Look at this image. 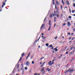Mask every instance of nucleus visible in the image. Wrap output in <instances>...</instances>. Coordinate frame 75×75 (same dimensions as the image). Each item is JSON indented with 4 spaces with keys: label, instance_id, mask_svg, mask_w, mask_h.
I'll list each match as a JSON object with an SVG mask.
<instances>
[{
    "label": "nucleus",
    "instance_id": "f257e3e1",
    "mask_svg": "<svg viewBox=\"0 0 75 75\" xmlns=\"http://www.w3.org/2000/svg\"><path fill=\"white\" fill-rule=\"evenodd\" d=\"M2 8H3L4 7V6L6 5V1H4L2 3Z\"/></svg>",
    "mask_w": 75,
    "mask_h": 75
},
{
    "label": "nucleus",
    "instance_id": "f03ea898",
    "mask_svg": "<svg viewBox=\"0 0 75 75\" xmlns=\"http://www.w3.org/2000/svg\"><path fill=\"white\" fill-rule=\"evenodd\" d=\"M74 71V70L73 69H70L69 71V72H73Z\"/></svg>",
    "mask_w": 75,
    "mask_h": 75
},
{
    "label": "nucleus",
    "instance_id": "7ed1b4c3",
    "mask_svg": "<svg viewBox=\"0 0 75 75\" xmlns=\"http://www.w3.org/2000/svg\"><path fill=\"white\" fill-rule=\"evenodd\" d=\"M45 25V24H42V26H41V27L40 28V29L41 30V29L42 28V27H44V25Z\"/></svg>",
    "mask_w": 75,
    "mask_h": 75
},
{
    "label": "nucleus",
    "instance_id": "20e7f679",
    "mask_svg": "<svg viewBox=\"0 0 75 75\" xmlns=\"http://www.w3.org/2000/svg\"><path fill=\"white\" fill-rule=\"evenodd\" d=\"M67 25L68 27H69L71 25V23L69 22H68L67 23Z\"/></svg>",
    "mask_w": 75,
    "mask_h": 75
},
{
    "label": "nucleus",
    "instance_id": "39448f33",
    "mask_svg": "<svg viewBox=\"0 0 75 75\" xmlns=\"http://www.w3.org/2000/svg\"><path fill=\"white\" fill-rule=\"evenodd\" d=\"M31 54V53H29L28 54V56H27V57L26 59H27V58H28V57H29V56H30V54Z\"/></svg>",
    "mask_w": 75,
    "mask_h": 75
},
{
    "label": "nucleus",
    "instance_id": "423d86ee",
    "mask_svg": "<svg viewBox=\"0 0 75 75\" xmlns=\"http://www.w3.org/2000/svg\"><path fill=\"white\" fill-rule=\"evenodd\" d=\"M28 64H29V62L28 61L26 62V65L28 66Z\"/></svg>",
    "mask_w": 75,
    "mask_h": 75
},
{
    "label": "nucleus",
    "instance_id": "0eeeda50",
    "mask_svg": "<svg viewBox=\"0 0 75 75\" xmlns=\"http://www.w3.org/2000/svg\"><path fill=\"white\" fill-rule=\"evenodd\" d=\"M54 50L55 51H58V49L57 48H55L54 49Z\"/></svg>",
    "mask_w": 75,
    "mask_h": 75
},
{
    "label": "nucleus",
    "instance_id": "6e6552de",
    "mask_svg": "<svg viewBox=\"0 0 75 75\" xmlns=\"http://www.w3.org/2000/svg\"><path fill=\"white\" fill-rule=\"evenodd\" d=\"M67 4H68V5H70V4H69V1H67Z\"/></svg>",
    "mask_w": 75,
    "mask_h": 75
},
{
    "label": "nucleus",
    "instance_id": "1a4fd4ad",
    "mask_svg": "<svg viewBox=\"0 0 75 75\" xmlns=\"http://www.w3.org/2000/svg\"><path fill=\"white\" fill-rule=\"evenodd\" d=\"M56 3L57 4V5H58V4H59V2H58V1H56Z\"/></svg>",
    "mask_w": 75,
    "mask_h": 75
},
{
    "label": "nucleus",
    "instance_id": "9d476101",
    "mask_svg": "<svg viewBox=\"0 0 75 75\" xmlns=\"http://www.w3.org/2000/svg\"><path fill=\"white\" fill-rule=\"evenodd\" d=\"M62 3L63 4H64V1H63V0H62Z\"/></svg>",
    "mask_w": 75,
    "mask_h": 75
},
{
    "label": "nucleus",
    "instance_id": "9b49d317",
    "mask_svg": "<svg viewBox=\"0 0 75 75\" xmlns=\"http://www.w3.org/2000/svg\"><path fill=\"white\" fill-rule=\"evenodd\" d=\"M24 54H25V53L23 52L22 54V57H23V56L24 55Z\"/></svg>",
    "mask_w": 75,
    "mask_h": 75
},
{
    "label": "nucleus",
    "instance_id": "f8f14e48",
    "mask_svg": "<svg viewBox=\"0 0 75 75\" xmlns=\"http://www.w3.org/2000/svg\"><path fill=\"white\" fill-rule=\"evenodd\" d=\"M46 45L47 47H48V45H49V44H48V43H46Z\"/></svg>",
    "mask_w": 75,
    "mask_h": 75
},
{
    "label": "nucleus",
    "instance_id": "ddd939ff",
    "mask_svg": "<svg viewBox=\"0 0 75 75\" xmlns=\"http://www.w3.org/2000/svg\"><path fill=\"white\" fill-rule=\"evenodd\" d=\"M22 59V57H21L20 59L19 60V61H21Z\"/></svg>",
    "mask_w": 75,
    "mask_h": 75
},
{
    "label": "nucleus",
    "instance_id": "4468645a",
    "mask_svg": "<svg viewBox=\"0 0 75 75\" xmlns=\"http://www.w3.org/2000/svg\"><path fill=\"white\" fill-rule=\"evenodd\" d=\"M55 8H56V9H58V7H57V5H55Z\"/></svg>",
    "mask_w": 75,
    "mask_h": 75
},
{
    "label": "nucleus",
    "instance_id": "2eb2a0df",
    "mask_svg": "<svg viewBox=\"0 0 75 75\" xmlns=\"http://www.w3.org/2000/svg\"><path fill=\"white\" fill-rule=\"evenodd\" d=\"M51 61H50L49 62V63H48V64H49V65H50V64H51Z\"/></svg>",
    "mask_w": 75,
    "mask_h": 75
},
{
    "label": "nucleus",
    "instance_id": "dca6fc26",
    "mask_svg": "<svg viewBox=\"0 0 75 75\" xmlns=\"http://www.w3.org/2000/svg\"><path fill=\"white\" fill-rule=\"evenodd\" d=\"M52 3H53V4H55V3H54V0H52Z\"/></svg>",
    "mask_w": 75,
    "mask_h": 75
},
{
    "label": "nucleus",
    "instance_id": "f3484780",
    "mask_svg": "<svg viewBox=\"0 0 75 75\" xmlns=\"http://www.w3.org/2000/svg\"><path fill=\"white\" fill-rule=\"evenodd\" d=\"M24 74V70H23L22 72V74L23 75V74Z\"/></svg>",
    "mask_w": 75,
    "mask_h": 75
},
{
    "label": "nucleus",
    "instance_id": "a211bd4d",
    "mask_svg": "<svg viewBox=\"0 0 75 75\" xmlns=\"http://www.w3.org/2000/svg\"><path fill=\"white\" fill-rule=\"evenodd\" d=\"M49 47L51 48V47H52V45H51L49 46Z\"/></svg>",
    "mask_w": 75,
    "mask_h": 75
},
{
    "label": "nucleus",
    "instance_id": "6ab92c4d",
    "mask_svg": "<svg viewBox=\"0 0 75 75\" xmlns=\"http://www.w3.org/2000/svg\"><path fill=\"white\" fill-rule=\"evenodd\" d=\"M44 68L43 69H42L41 70V71H42L41 72H42V71H44Z\"/></svg>",
    "mask_w": 75,
    "mask_h": 75
},
{
    "label": "nucleus",
    "instance_id": "aec40b11",
    "mask_svg": "<svg viewBox=\"0 0 75 75\" xmlns=\"http://www.w3.org/2000/svg\"><path fill=\"white\" fill-rule=\"evenodd\" d=\"M60 6L61 7V9L62 10V5H61Z\"/></svg>",
    "mask_w": 75,
    "mask_h": 75
},
{
    "label": "nucleus",
    "instance_id": "412c9836",
    "mask_svg": "<svg viewBox=\"0 0 75 75\" xmlns=\"http://www.w3.org/2000/svg\"><path fill=\"white\" fill-rule=\"evenodd\" d=\"M54 64V62H52V63H51V64L50 65V66H51V65H52V64Z\"/></svg>",
    "mask_w": 75,
    "mask_h": 75
},
{
    "label": "nucleus",
    "instance_id": "4be33fe9",
    "mask_svg": "<svg viewBox=\"0 0 75 75\" xmlns=\"http://www.w3.org/2000/svg\"><path fill=\"white\" fill-rule=\"evenodd\" d=\"M50 17H51V18H52V15H51H51L50 16Z\"/></svg>",
    "mask_w": 75,
    "mask_h": 75
},
{
    "label": "nucleus",
    "instance_id": "5701e85b",
    "mask_svg": "<svg viewBox=\"0 0 75 75\" xmlns=\"http://www.w3.org/2000/svg\"><path fill=\"white\" fill-rule=\"evenodd\" d=\"M69 18H72V17H71V16H69L68 17Z\"/></svg>",
    "mask_w": 75,
    "mask_h": 75
},
{
    "label": "nucleus",
    "instance_id": "b1692460",
    "mask_svg": "<svg viewBox=\"0 0 75 75\" xmlns=\"http://www.w3.org/2000/svg\"><path fill=\"white\" fill-rule=\"evenodd\" d=\"M49 25H51V21H49Z\"/></svg>",
    "mask_w": 75,
    "mask_h": 75
},
{
    "label": "nucleus",
    "instance_id": "393cba45",
    "mask_svg": "<svg viewBox=\"0 0 75 75\" xmlns=\"http://www.w3.org/2000/svg\"><path fill=\"white\" fill-rule=\"evenodd\" d=\"M69 11L70 13H71V8H69Z\"/></svg>",
    "mask_w": 75,
    "mask_h": 75
},
{
    "label": "nucleus",
    "instance_id": "a878e982",
    "mask_svg": "<svg viewBox=\"0 0 75 75\" xmlns=\"http://www.w3.org/2000/svg\"><path fill=\"white\" fill-rule=\"evenodd\" d=\"M73 7H74L75 8V3H74L73 4Z\"/></svg>",
    "mask_w": 75,
    "mask_h": 75
},
{
    "label": "nucleus",
    "instance_id": "bb28decb",
    "mask_svg": "<svg viewBox=\"0 0 75 75\" xmlns=\"http://www.w3.org/2000/svg\"><path fill=\"white\" fill-rule=\"evenodd\" d=\"M25 70H27V67H25Z\"/></svg>",
    "mask_w": 75,
    "mask_h": 75
},
{
    "label": "nucleus",
    "instance_id": "cd10ccee",
    "mask_svg": "<svg viewBox=\"0 0 75 75\" xmlns=\"http://www.w3.org/2000/svg\"><path fill=\"white\" fill-rule=\"evenodd\" d=\"M19 64H18L17 65V68H19Z\"/></svg>",
    "mask_w": 75,
    "mask_h": 75
},
{
    "label": "nucleus",
    "instance_id": "c85d7f7f",
    "mask_svg": "<svg viewBox=\"0 0 75 75\" xmlns=\"http://www.w3.org/2000/svg\"><path fill=\"white\" fill-rule=\"evenodd\" d=\"M69 70H70V69H69L67 71H66V72H68V71H69Z\"/></svg>",
    "mask_w": 75,
    "mask_h": 75
},
{
    "label": "nucleus",
    "instance_id": "c756f323",
    "mask_svg": "<svg viewBox=\"0 0 75 75\" xmlns=\"http://www.w3.org/2000/svg\"><path fill=\"white\" fill-rule=\"evenodd\" d=\"M32 64H34V61H32Z\"/></svg>",
    "mask_w": 75,
    "mask_h": 75
},
{
    "label": "nucleus",
    "instance_id": "7c9ffc66",
    "mask_svg": "<svg viewBox=\"0 0 75 75\" xmlns=\"http://www.w3.org/2000/svg\"><path fill=\"white\" fill-rule=\"evenodd\" d=\"M73 47H71V48L70 49V50H72V49H73Z\"/></svg>",
    "mask_w": 75,
    "mask_h": 75
},
{
    "label": "nucleus",
    "instance_id": "2f4dec72",
    "mask_svg": "<svg viewBox=\"0 0 75 75\" xmlns=\"http://www.w3.org/2000/svg\"><path fill=\"white\" fill-rule=\"evenodd\" d=\"M72 13H74V10H72Z\"/></svg>",
    "mask_w": 75,
    "mask_h": 75
},
{
    "label": "nucleus",
    "instance_id": "473e14b6",
    "mask_svg": "<svg viewBox=\"0 0 75 75\" xmlns=\"http://www.w3.org/2000/svg\"><path fill=\"white\" fill-rule=\"evenodd\" d=\"M66 25V23H64L63 24V26H64V25Z\"/></svg>",
    "mask_w": 75,
    "mask_h": 75
},
{
    "label": "nucleus",
    "instance_id": "72a5a7b5",
    "mask_svg": "<svg viewBox=\"0 0 75 75\" xmlns=\"http://www.w3.org/2000/svg\"><path fill=\"white\" fill-rule=\"evenodd\" d=\"M73 31H75V28H74L73 29Z\"/></svg>",
    "mask_w": 75,
    "mask_h": 75
},
{
    "label": "nucleus",
    "instance_id": "f704fd0d",
    "mask_svg": "<svg viewBox=\"0 0 75 75\" xmlns=\"http://www.w3.org/2000/svg\"><path fill=\"white\" fill-rule=\"evenodd\" d=\"M67 34L68 35H70V34H71V33H70V32L69 33H68Z\"/></svg>",
    "mask_w": 75,
    "mask_h": 75
},
{
    "label": "nucleus",
    "instance_id": "c9c22d12",
    "mask_svg": "<svg viewBox=\"0 0 75 75\" xmlns=\"http://www.w3.org/2000/svg\"><path fill=\"white\" fill-rule=\"evenodd\" d=\"M58 38V36H56V37L54 38V39H57V38Z\"/></svg>",
    "mask_w": 75,
    "mask_h": 75
},
{
    "label": "nucleus",
    "instance_id": "e433bc0d",
    "mask_svg": "<svg viewBox=\"0 0 75 75\" xmlns=\"http://www.w3.org/2000/svg\"><path fill=\"white\" fill-rule=\"evenodd\" d=\"M50 29H51V28H49L48 29V31H49V30H50Z\"/></svg>",
    "mask_w": 75,
    "mask_h": 75
},
{
    "label": "nucleus",
    "instance_id": "4c0bfd02",
    "mask_svg": "<svg viewBox=\"0 0 75 75\" xmlns=\"http://www.w3.org/2000/svg\"><path fill=\"white\" fill-rule=\"evenodd\" d=\"M57 18H59V15L58 14L57 15Z\"/></svg>",
    "mask_w": 75,
    "mask_h": 75
},
{
    "label": "nucleus",
    "instance_id": "58836bf2",
    "mask_svg": "<svg viewBox=\"0 0 75 75\" xmlns=\"http://www.w3.org/2000/svg\"><path fill=\"white\" fill-rule=\"evenodd\" d=\"M74 39H75V38L74 37H73L72 39V40H74Z\"/></svg>",
    "mask_w": 75,
    "mask_h": 75
},
{
    "label": "nucleus",
    "instance_id": "ea45409f",
    "mask_svg": "<svg viewBox=\"0 0 75 75\" xmlns=\"http://www.w3.org/2000/svg\"><path fill=\"white\" fill-rule=\"evenodd\" d=\"M68 54V52L67 51L66 53V54Z\"/></svg>",
    "mask_w": 75,
    "mask_h": 75
},
{
    "label": "nucleus",
    "instance_id": "a19ab883",
    "mask_svg": "<svg viewBox=\"0 0 75 75\" xmlns=\"http://www.w3.org/2000/svg\"><path fill=\"white\" fill-rule=\"evenodd\" d=\"M23 67L22 68H21V70H23Z\"/></svg>",
    "mask_w": 75,
    "mask_h": 75
},
{
    "label": "nucleus",
    "instance_id": "79ce46f5",
    "mask_svg": "<svg viewBox=\"0 0 75 75\" xmlns=\"http://www.w3.org/2000/svg\"><path fill=\"white\" fill-rule=\"evenodd\" d=\"M46 19V18H45L44 21H43V22H45V19Z\"/></svg>",
    "mask_w": 75,
    "mask_h": 75
},
{
    "label": "nucleus",
    "instance_id": "37998d69",
    "mask_svg": "<svg viewBox=\"0 0 75 75\" xmlns=\"http://www.w3.org/2000/svg\"><path fill=\"white\" fill-rule=\"evenodd\" d=\"M45 38H46V37H44V38L43 39V40H45Z\"/></svg>",
    "mask_w": 75,
    "mask_h": 75
},
{
    "label": "nucleus",
    "instance_id": "c03bdc74",
    "mask_svg": "<svg viewBox=\"0 0 75 75\" xmlns=\"http://www.w3.org/2000/svg\"><path fill=\"white\" fill-rule=\"evenodd\" d=\"M43 65H44V64H42L41 66V67H42V66H43Z\"/></svg>",
    "mask_w": 75,
    "mask_h": 75
},
{
    "label": "nucleus",
    "instance_id": "a18cd8bd",
    "mask_svg": "<svg viewBox=\"0 0 75 75\" xmlns=\"http://www.w3.org/2000/svg\"><path fill=\"white\" fill-rule=\"evenodd\" d=\"M75 50H73V53H74V52H75Z\"/></svg>",
    "mask_w": 75,
    "mask_h": 75
},
{
    "label": "nucleus",
    "instance_id": "49530a36",
    "mask_svg": "<svg viewBox=\"0 0 75 75\" xmlns=\"http://www.w3.org/2000/svg\"><path fill=\"white\" fill-rule=\"evenodd\" d=\"M45 73V71H44L43 72L42 74H44Z\"/></svg>",
    "mask_w": 75,
    "mask_h": 75
},
{
    "label": "nucleus",
    "instance_id": "de8ad7c7",
    "mask_svg": "<svg viewBox=\"0 0 75 75\" xmlns=\"http://www.w3.org/2000/svg\"><path fill=\"white\" fill-rule=\"evenodd\" d=\"M51 71V69H49L48 70V71Z\"/></svg>",
    "mask_w": 75,
    "mask_h": 75
},
{
    "label": "nucleus",
    "instance_id": "09e8293b",
    "mask_svg": "<svg viewBox=\"0 0 75 75\" xmlns=\"http://www.w3.org/2000/svg\"><path fill=\"white\" fill-rule=\"evenodd\" d=\"M71 37H70L69 38V40H71Z\"/></svg>",
    "mask_w": 75,
    "mask_h": 75
},
{
    "label": "nucleus",
    "instance_id": "8fccbe9b",
    "mask_svg": "<svg viewBox=\"0 0 75 75\" xmlns=\"http://www.w3.org/2000/svg\"><path fill=\"white\" fill-rule=\"evenodd\" d=\"M37 42V41L36 40L35 42H34V43H35L36 42Z\"/></svg>",
    "mask_w": 75,
    "mask_h": 75
},
{
    "label": "nucleus",
    "instance_id": "3c124183",
    "mask_svg": "<svg viewBox=\"0 0 75 75\" xmlns=\"http://www.w3.org/2000/svg\"><path fill=\"white\" fill-rule=\"evenodd\" d=\"M74 33H72L71 34V35H74Z\"/></svg>",
    "mask_w": 75,
    "mask_h": 75
},
{
    "label": "nucleus",
    "instance_id": "603ef678",
    "mask_svg": "<svg viewBox=\"0 0 75 75\" xmlns=\"http://www.w3.org/2000/svg\"><path fill=\"white\" fill-rule=\"evenodd\" d=\"M33 58V56H32L31 57V59H32Z\"/></svg>",
    "mask_w": 75,
    "mask_h": 75
},
{
    "label": "nucleus",
    "instance_id": "864d4df0",
    "mask_svg": "<svg viewBox=\"0 0 75 75\" xmlns=\"http://www.w3.org/2000/svg\"><path fill=\"white\" fill-rule=\"evenodd\" d=\"M40 37L38 39V40H40Z\"/></svg>",
    "mask_w": 75,
    "mask_h": 75
},
{
    "label": "nucleus",
    "instance_id": "5fc2aeb1",
    "mask_svg": "<svg viewBox=\"0 0 75 75\" xmlns=\"http://www.w3.org/2000/svg\"><path fill=\"white\" fill-rule=\"evenodd\" d=\"M13 73H14V70H13L12 71Z\"/></svg>",
    "mask_w": 75,
    "mask_h": 75
},
{
    "label": "nucleus",
    "instance_id": "6e6d98bb",
    "mask_svg": "<svg viewBox=\"0 0 75 75\" xmlns=\"http://www.w3.org/2000/svg\"><path fill=\"white\" fill-rule=\"evenodd\" d=\"M42 62H40V64H42Z\"/></svg>",
    "mask_w": 75,
    "mask_h": 75
},
{
    "label": "nucleus",
    "instance_id": "4d7b16f0",
    "mask_svg": "<svg viewBox=\"0 0 75 75\" xmlns=\"http://www.w3.org/2000/svg\"><path fill=\"white\" fill-rule=\"evenodd\" d=\"M37 73H35L34 74V75H37Z\"/></svg>",
    "mask_w": 75,
    "mask_h": 75
},
{
    "label": "nucleus",
    "instance_id": "13d9d810",
    "mask_svg": "<svg viewBox=\"0 0 75 75\" xmlns=\"http://www.w3.org/2000/svg\"><path fill=\"white\" fill-rule=\"evenodd\" d=\"M49 28H51V25H50Z\"/></svg>",
    "mask_w": 75,
    "mask_h": 75
},
{
    "label": "nucleus",
    "instance_id": "bf43d9fd",
    "mask_svg": "<svg viewBox=\"0 0 75 75\" xmlns=\"http://www.w3.org/2000/svg\"><path fill=\"white\" fill-rule=\"evenodd\" d=\"M54 20H56V17H54Z\"/></svg>",
    "mask_w": 75,
    "mask_h": 75
},
{
    "label": "nucleus",
    "instance_id": "052dcab7",
    "mask_svg": "<svg viewBox=\"0 0 75 75\" xmlns=\"http://www.w3.org/2000/svg\"><path fill=\"white\" fill-rule=\"evenodd\" d=\"M42 35H44V33H42Z\"/></svg>",
    "mask_w": 75,
    "mask_h": 75
},
{
    "label": "nucleus",
    "instance_id": "680f3d73",
    "mask_svg": "<svg viewBox=\"0 0 75 75\" xmlns=\"http://www.w3.org/2000/svg\"><path fill=\"white\" fill-rule=\"evenodd\" d=\"M44 58V57H42V58H41V59H43V58Z\"/></svg>",
    "mask_w": 75,
    "mask_h": 75
},
{
    "label": "nucleus",
    "instance_id": "e2e57ef3",
    "mask_svg": "<svg viewBox=\"0 0 75 75\" xmlns=\"http://www.w3.org/2000/svg\"><path fill=\"white\" fill-rule=\"evenodd\" d=\"M39 48H41V47L40 46H38Z\"/></svg>",
    "mask_w": 75,
    "mask_h": 75
},
{
    "label": "nucleus",
    "instance_id": "0e129e2a",
    "mask_svg": "<svg viewBox=\"0 0 75 75\" xmlns=\"http://www.w3.org/2000/svg\"><path fill=\"white\" fill-rule=\"evenodd\" d=\"M65 8H67V6H65Z\"/></svg>",
    "mask_w": 75,
    "mask_h": 75
},
{
    "label": "nucleus",
    "instance_id": "69168bd1",
    "mask_svg": "<svg viewBox=\"0 0 75 75\" xmlns=\"http://www.w3.org/2000/svg\"><path fill=\"white\" fill-rule=\"evenodd\" d=\"M59 59H60V58H61V57H59Z\"/></svg>",
    "mask_w": 75,
    "mask_h": 75
},
{
    "label": "nucleus",
    "instance_id": "338daca9",
    "mask_svg": "<svg viewBox=\"0 0 75 75\" xmlns=\"http://www.w3.org/2000/svg\"><path fill=\"white\" fill-rule=\"evenodd\" d=\"M73 16H75V14L73 15Z\"/></svg>",
    "mask_w": 75,
    "mask_h": 75
},
{
    "label": "nucleus",
    "instance_id": "774afa93",
    "mask_svg": "<svg viewBox=\"0 0 75 75\" xmlns=\"http://www.w3.org/2000/svg\"><path fill=\"white\" fill-rule=\"evenodd\" d=\"M68 50H69V49H68L67 50H66V51H68Z\"/></svg>",
    "mask_w": 75,
    "mask_h": 75
}]
</instances>
